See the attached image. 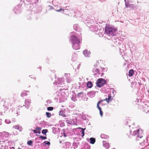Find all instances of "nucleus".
<instances>
[{"label": "nucleus", "instance_id": "de8ad7c7", "mask_svg": "<svg viewBox=\"0 0 149 149\" xmlns=\"http://www.w3.org/2000/svg\"><path fill=\"white\" fill-rule=\"evenodd\" d=\"M5 123H6L7 124H8L11 123V122L10 121V120L8 119H6L5 120Z\"/></svg>", "mask_w": 149, "mask_h": 149}, {"label": "nucleus", "instance_id": "aec40b11", "mask_svg": "<svg viewBox=\"0 0 149 149\" xmlns=\"http://www.w3.org/2000/svg\"><path fill=\"white\" fill-rule=\"evenodd\" d=\"M95 94V92L94 91H91L88 93V96L92 98L94 97Z\"/></svg>", "mask_w": 149, "mask_h": 149}, {"label": "nucleus", "instance_id": "393cba45", "mask_svg": "<svg viewBox=\"0 0 149 149\" xmlns=\"http://www.w3.org/2000/svg\"><path fill=\"white\" fill-rule=\"evenodd\" d=\"M78 147V144L75 142L72 144V146L71 147V149H75Z\"/></svg>", "mask_w": 149, "mask_h": 149}, {"label": "nucleus", "instance_id": "dca6fc26", "mask_svg": "<svg viewBox=\"0 0 149 149\" xmlns=\"http://www.w3.org/2000/svg\"><path fill=\"white\" fill-rule=\"evenodd\" d=\"M72 125H77V123H79V120H78L77 118H74L71 119Z\"/></svg>", "mask_w": 149, "mask_h": 149}, {"label": "nucleus", "instance_id": "39448f33", "mask_svg": "<svg viewBox=\"0 0 149 149\" xmlns=\"http://www.w3.org/2000/svg\"><path fill=\"white\" fill-rule=\"evenodd\" d=\"M64 79L63 78H59L57 79V80H55V81L53 83L54 84L57 86V87H61V85L64 84Z\"/></svg>", "mask_w": 149, "mask_h": 149}, {"label": "nucleus", "instance_id": "338daca9", "mask_svg": "<svg viewBox=\"0 0 149 149\" xmlns=\"http://www.w3.org/2000/svg\"><path fill=\"white\" fill-rule=\"evenodd\" d=\"M26 93V92H29V91H24Z\"/></svg>", "mask_w": 149, "mask_h": 149}, {"label": "nucleus", "instance_id": "4c0bfd02", "mask_svg": "<svg viewBox=\"0 0 149 149\" xmlns=\"http://www.w3.org/2000/svg\"><path fill=\"white\" fill-rule=\"evenodd\" d=\"M36 129L38 130L37 133L40 134V131L41 128L40 127H37Z\"/></svg>", "mask_w": 149, "mask_h": 149}, {"label": "nucleus", "instance_id": "4468645a", "mask_svg": "<svg viewBox=\"0 0 149 149\" xmlns=\"http://www.w3.org/2000/svg\"><path fill=\"white\" fill-rule=\"evenodd\" d=\"M86 141L90 143L93 144L95 143V139L93 137H91L90 139H86Z\"/></svg>", "mask_w": 149, "mask_h": 149}, {"label": "nucleus", "instance_id": "5701e85b", "mask_svg": "<svg viewBox=\"0 0 149 149\" xmlns=\"http://www.w3.org/2000/svg\"><path fill=\"white\" fill-rule=\"evenodd\" d=\"M92 72L94 73V75H96L97 74H100L99 70L98 69L94 68L93 69Z\"/></svg>", "mask_w": 149, "mask_h": 149}, {"label": "nucleus", "instance_id": "7c9ffc66", "mask_svg": "<svg viewBox=\"0 0 149 149\" xmlns=\"http://www.w3.org/2000/svg\"><path fill=\"white\" fill-rule=\"evenodd\" d=\"M124 1L125 2V7L127 8H128V4H130V1L129 0H124Z\"/></svg>", "mask_w": 149, "mask_h": 149}, {"label": "nucleus", "instance_id": "1a4fd4ad", "mask_svg": "<svg viewBox=\"0 0 149 149\" xmlns=\"http://www.w3.org/2000/svg\"><path fill=\"white\" fill-rule=\"evenodd\" d=\"M142 108L141 109H143V111L145 112H148L149 111V107L147 104H143L142 105Z\"/></svg>", "mask_w": 149, "mask_h": 149}, {"label": "nucleus", "instance_id": "f704fd0d", "mask_svg": "<svg viewBox=\"0 0 149 149\" xmlns=\"http://www.w3.org/2000/svg\"><path fill=\"white\" fill-rule=\"evenodd\" d=\"M36 136H39V138L42 140H44L47 139L46 136H42L38 134H37Z\"/></svg>", "mask_w": 149, "mask_h": 149}, {"label": "nucleus", "instance_id": "8fccbe9b", "mask_svg": "<svg viewBox=\"0 0 149 149\" xmlns=\"http://www.w3.org/2000/svg\"><path fill=\"white\" fill-rule=\"evenodd\" d=\"M13 128L15 129L18 130L19 128V127L18 125H15L13 126Z\"/></svg>", "mask_w": 149, "mask_h": 149}, {"label": "nucleus", "instance_id": "ddd939ff", "mask_svg": "<svg viewBox=\"0 0 149 149\" xmlns=\"http://www.w3.org/2000/svg\"><path fill=\"white\" fill-rule=\"evenodd\" d=\"M90 30L93 32H97L98 31V28L97 26L95 25L91 26L90 28Z\"/></svg>", "mask_w": 149, "mask_h": 149}, {"label": "nucleus", "instance_id": "680f3d73", "mask_svg": "<svg viewBox=\"0 0 149 149\" xmlns=\"http://www.w3.org/2000/svg\"><path fill=\"white\" fill-rule=\"evenodd\" d=\"M1 120H2L0 118V125H1L2 124V123L1 122Z\"/></svg>", "mask_w": 149, "mask_h": 149}, {"label": "nucleus", "instance_id": "e433bc0d", "mask_svg": "<svg viewBox=\"0 0 149 149\" xmlns=\"http://www.w3.org/2000/svg\"><path fill=\"white\" fill-rule=\"evenodd\" d=\"M82 114H83V113H82ZM81 118L82 119L84 120H85L87 118V117L84 114H83L81 116Z\"/></svg>", "mask_w": 149, "mask_h": 149}, {"label": "nucleus", "instance_id": "c756f323", "mask_svg": "<svg viewBox=\"0 0 149 149\" xmlns=\"http://www.w3.org/2000/svg\"><path fill=\"white\" fill-rule=\"evenodd\" d=\"M134 73V70L133 69L130 70L129 72L128 75L130 77H132Z\"/></svg>", "mask_w": 149, "mask_h": 149}, {"label": "nucleus", "instance_id": "a878e982", "mask_svg": "<svg viewBox=\"0 0 149 149\" xmlns=\"http://www.w3.org/2000/svg\"><path fill=\"white\" fill-rule=\"evenodd\" d=\"M79 129H81V131H80L81 133V136L83 137L84 135V131L86 130V128H83L81 127H79Z\"/></svg>", "mask_w": 149, "mask_h": 149}, {"label": "nucleus", "instance_id": "13d9d810", "mask_svg": "<svg viewBox=\"0 0 149 149\" xmlns=\"http://www.w3.org/2000/svg\"><path fill=\"white\" fill-rule=\"evenodd\" d=\"M98 62H99L98 61H97L96 63L94 65V67H97V65H98L97 63H98Z\"/></svg>", "mask_w": 149, "mask_h": 149}, {"label": "nucleus", "instance_id": "2f4dec72", "mask_svg": "<svg viewBox=\"0 0 149 149\" xmlns=\"http://www.w3.org/2000/svg\"><path fill=\"white\" fill-rule=\"evenodd\" d=\"M74 29L76 31H78V29H79V26L78 24H75L73 25V26Z\"/></svg>", "mask_w": 149, "mask_h": 149}, {"label": "nucleus", "instance_id": "864d4df0", "mask_svg": "<svg viewBox=\"0 0 149 149\" xmlns=\"http://www.w3.org/2000/svg\"><path fill=\"white\" fill-rule=\"evenodd\" d=\"M111 89L113 91V92H112V93L113 94V95H115L116 93V91L114 90L113 88H111Z\"/></svg>", "mask_w": 149, "mask_h": 149}, {"label": "nucleus", "instance_id": "bf43d9fd", "mask_svg": "<svg viewBox=\"0 0 149 149\" xmlns=\"http://www.w3.org/2000/svg\"><path fill=\"white\" fill-rule=\"evenodd\" d=\"M33 131L35 134H37V131L36 130H33Z\"/></svg>", "mask_w": 149, "mask_h": 149}, {"label": "nucleus", "instance_id": "a211bd4d", "mask_svg": "<svg viewBox=\"0 0 149 149\" xmlns=\"http://www.w3.org/2000/svg\"><path fill=\"white\" fill-rule=\"evenodd\" d=\"M65 147L66 149H71V144L69 142H66L65 143Z\"/></svg>", "mask_w": 149, "mask_h": 149}, {"label": "nucleus", "instance_id": "6ab92c4d", "mask_svg": "<svg viewBox=\"0 0 149 149\" xmlns=\"http://www.w3.org/2000/svg\"><path fill=\"white\" fill-rule=\"evenodd\" d=\"M103 145L104 147L106 148V149H108L109 146V143H107L105 141H103Z\"/></svg>", "mask_w": 149, "mask_h": 149}, {"label": "nucleus", "instance_id": "423d86ee", "mask_svg": "<svg viewBox=\"0 0 149 149\" xmlns=\"http://www.w3.org/2000/svg\"><path fill=\"white\" fill-rule=\"evenodd\" d=\"M54 98L55 99H58L59 98V99L60 100V101L61 102H64V100H62V98L63 96L59 92L57 91L54 94Z\"/></svg>", "mask_w": 149, "mask_h": 149}, {"label": "nucleus", "instance_id": "9d476101", "mask_svg": "<svg viewBox=\"0 0 149 149\" xmlns=\"http://www.w3.org/2000/svg\"><path fill=\"white\" fill-rule=\"evenodd\" d=\"M100 104H102H102L101 103H100V101H98L97 102V108L98 109V110L99 111L100 114V116L101 117H102V115H103V112H102V109H101V107L99 106Z\"/></svg>", "mask_w": 149, "mask_h": 149}, {"label": "nucleus", "instance_id": "5fc2aeb1", "mask_svg": "<svg viewBox=\"0 0 149 149\" xmlns=\"http://www.w3.org/2000/svg\"><path fill=\"white\" fill-rule=\"evenodd\" d=\"M6 140V138H3V137L2 135H0V140Z\"/></svg>", "mask_w": 149, "mask_h": 149}, {"label": "nucleus", "instance_id": "9b49d317", "mask_svg": "<svg viewBox=\"0 0 149 149\" xmlns=\"http://www.w3.org/2000/svg\"><path fill=\"white\" fill-rule=\"evenodd\" d=\"M113 100V98H112V96L110 95H109L108 96V98H106L105 99L101 100H100L99 101L100 102V103H101L103 101H106L107 102L109 103V102L110 101H111Z\"/></svg>", "mask_w": 149, "mask_h": 149}, {"label": "nucleus", "instance_id": "79ce46f5", "mask_svg": "<svg viewBox=\"0 0 149 149\" xmlns=\"http://www.w3.org/2000/svg\"><path fill=\"white\" fill-rule=\"evenodd\" d=\"M27 95L26 93L25 92H22L21 94V96L22 97H24V96Z\"/></svg>", "mask_w": 149, "mask_h": 149}, {"label": "nucleus", "instance_id": "49530a36", "mask_svg": "<svg viewBox=\"0 0 149 149\" xmlns=\"http://www.w3.org/2000/svg\"><path fill=\"white\" fill-rule=\"evenodd\" d=\"M128 8H133L134 7V5L133 4H128Z\"/></svg>", "mask_w": 149, "mask_h": 149}, {"label": "nucleus", "instance_id": "f8f14e48", "mask_svg": "<svg viewBox=\"0 0 149 149\" xmlns=\"http://www.w3.org/2000/svg\"><path fill=\"white\" fill-rule=\"evenodd\" d=\"M0 135H2L3 137V138H6L5 140L9 136V134L8 132H3L0 133Z\"/></svg>", "mask_w": 149, "mask_h": 149}, {"label": "nucleus", "instance_id": "412c9836", "mask_svg": "<svg viewBox=\"0 0 149 149\" xmlns=\"http://www.w3.org/2000/svg\"><path fill=\"white\" fill-rule=\"evenodd\" d=\"M67 74V75L66 77V79L67 80V81L68 83H70L71 82V81H72V79L69 77V76H70V74Z\"/></svg>", "mask_w": 149, "mask_h": 149}, {"label": "nucleus", "instance_id": "e2e57ef3", "mask_svg": "<svg viewBox=\"0 0 149 149\" xmlns=\"http://www.w3.org/2000/svg\"><path fill=\"white\" fill-rule=\"evenodd\" d=\"M136 101H136L135 102H136V101H137V102L138 103L139 102V100L138 99H136Z\"/></svg>", "mask_w": 149, "mask_h": 149}, {"label": "nucleus", "instance_id": "0eeeda50", "mask_svg": "<svg viewBox=\"0 0 149 149\" xmlns=\"http://www.w3.org/2000/svg\"><path fill=\"white\" fill-rule=\"evenodd\" d=\"M15 14H18L21 12V5H18L15 6L13 9Z\"/></svg>", "mask_w": 149, "mask_h": 149}, {"label": "nucleus", "instance_id": "b1692460", "mask_svg": "<svg viewBox=\"0 0 149 149\" xmlns=\"http://www.w3.org/2000/svg\"><path fill=\"white\" fill-rule=\"evenodd\" d=\"M86 86L87 87L89 88H91L93 86V85L91 81H88L86 84Z\"/></svg>", "mask_w": 149, "mask_h": 149}, {"label": "nucleus", "instance_id": "2eb2a0df", "mask_svg": "<svg viewBox=\"0 0 149 149\" xmlns=\"http://www.w3.org/2000/svg\"><path fill=\"white\" fill-rule=\"evenodd\" d=\"M90 146L86 143H84L82 145V147L81 149H90Z\"/></svg>", "mask_w": 149, "mask_h": 149}, {"label": "nucleus", "instance_id": "c85d7f7f", "mask_svg": "<svg viewBox=\"0 0 149 149\" xmlns=\"http://www.w3.org/2000/svg\"><path fill=\"white\" fill-rule=\"evenodd\" d=\"M100 137L102 138L108 139L109 138V136L106 134H102L100 135Z\"/></svg>", "mask_w": 149, "mask_h": 149}, {"label": "nucleus", "instance_id": "c03bdc74", "mask_svg": "<svg viewBox=\"0 0 149 149\" xmlns=\"http://www.w3.org/2000/svg\"><path fill=\"white\" fill-rule=\"evenodd\" d=\"M146 140L145 139L143 140V142L140 143V145L142 146L144 145L145 143H146Z\"/></svg>", "mask_w": 149, "mask_h": 149}, {"label": "nucleus", "instance_id": "4be33fe9", "mask_svg": "<svg viewBox=\"0 0 149 149\" xmlns=\"http://www.w3.org/2000/svg\"><path fill=\"white\" fill-rule=\"evenodd\" d=\"M52 132L54 134H58V132L59 131V129L56 127H53L52 128Z\"/></svg>", "mask_w": 149, "mask_h": 149}, {"label": "nucleus", "instance_id": "4d7b16f0", "mask_svg": "<svg viewBox=\"0 0 149 149\" xmlns=\"http://www.w3.org/2000/svg\"><path fill=\"white\" fill-rule=\"evenodd\" d=\"M52 102V101L51 100H47L46 101V102L47 104H50Z\"/></svg>", "mask_w": 149, "mask_h": 149}, {"label": "nucleus", "instance_id": "ea45409f", "mask_svg": "<svg viewBox=\"0 0 149 149\" xmlns=\"http://www.w3.org/2000/svg\"><path fill=\"white\" fill-rule=\"evenodd\" d=\"M46 115L47 118H49L51 117V113L48 112L46 113Z\"/></svg>", "mask_w": 149, "mask_h": 149}, {"label": "nucleus", "instance_id": "3c124183", "mask_svg": "<svg viewBox=\"0 0 149 149\" xmlns=\"http://www.w3.org/2000/svg\"><path fill=\"white\" fill-rule=\"evenodd\" d=\"M102 68V70L103 72H106L107 70V68Z\"/></svg>", "mask_w": 149, "mask_h": 149}, {"label": "nucleus", "instance_id": "f03ea898", "mask_svg": "<svg viewBox=\"0 0 149 149\" xmlns=\"http://www.w3.org/2000/svg\"><path fill=\"white\" fill-rule=\"evenodd\" d=\"M117 30L116 28L107 24L105 27L104 32L110 36H113L116 35Z\"/></svg>", "mask_w": 149, "mask_h": 149}, {"label": "nucleus", "instance_id": "72a5a7b5", "mask_svg": "<svg viewBox=\"0 0 149 149\" xmlns=\"http://www.w3.org/2000/svg\"><path fill=\"white\" fill-rule=\"evenodd\" d=\"M42 144L43 146H45L46 145L49 146L50 144V143L49 141H45L42 143Z\"/></svg>", "mask_w": 149, "mask_h": 149}, {"label": "nucleus", "instance_id": "58836bf2", "mask_svg": "<svg viewBox=\"0 0 149 149\" xmlns=\"http://www.w3.org/2000/svg\"><path fill=\"white\" fill-rule=\"evenodd\" d=\"M54 109V107H49L47 108V109L48 111H52Z\"/></svg>", "mask_w": 149, "mask_h": 149}, {"label": "nucleus", "instance_id": "0e129e2a", "mask_svg": "<svg viewBox=\"0 0 149 149\" xmlns=\"http://www.w3.org/2000/svg\"><path fill=\"white\" fill-rule=\"evenodd\" d=\"M128 122L127 121H126V122L125 123V125H126L127 124H128Z\"/></svg>", "mask_w": 149, "mask_h": 149}, {"label": "nucleus", "instance_id": "69168bd1", "mask_svg": "<svg viewBox=\"0 0 149 149\" xmlns=\"http://www.w3.org/2000/svg\"><path fill=\"white\" fill-rule=\"evenodd\" d=\"M39 69H41V66H40L39 67V68H38Z\"/></svg>", "mask_w": 149, "mask_h": 149}, {"label": "nucleus", "instance_id": "7ed1b4c3", "mask_svg": "<svg viewBox=\"0 0 149 149\" xmlns=\"http://www.w3.org/2000/svg\"><path fill=\"white\" fill-rule=\"evenodd\" d=\"M141 130L139 129L136 131H134L133 134H132V135L136 137V140H139V138L141 139L143 137V134Z\"/></svg>", "mask_w": 149, "mask_h": 149}, {"label": "nucleus", "instance_id": "603ef678", "mask_svg": "<svg viewBox=\"0 0 149 149\" xmlns=\"http://www.w3.org/2000/svg\"><path fill=\"white\" fill-rule=\"evenodd\" d=\"M62 10L64 11V9H63L61 8H60L59 10H56V11L58 12H61Z\"/></svg>", "mask_w": 149, "mask_h": 149}, {"label": "nucleus", "instance_id": "f257e3e1", "mask_svg": "<svg viewBox=\"0 0 149 149\" xmlns=\"http://www.w3.org/2000/svg\"><path fill=\"white\" fill-rule=\"evenodd\" d=\"M80 38H78L75 36L72 35L70 36V40L72 43V47L74 49L78 50L80 47Z\"/></svg>", "mask_w": 149, "mask_h": 149}, {"label": "nucleus", "instance_id": "37998d69", "mask_svg": "<svg viewBox=\"0 0 149 149\" xmlns=\"http://www.w3.org/2000/svg\"><path fill=\"white\" fill-rule=\"evenodd\" d=\"M83 93L82 92H81L79 93H78L77 94V96L79 97H81L82 96H83Z\"/></svg>", "mask_w": 149, "mask_h": 149}, {"label": "nucleus", "instance_id": "c9c22d12", "mask_svg": "<svg viewBox=\"0 0 149 149\" xmlns=\"http://www.w3.org/2000/svg\"><path fill=\"white\" fill-rule=\"evenodd\" d=\"M48 131L47 129H43L42 131V133L45 135H46V133Z\"/></svg>", "mask_w": 149, "mask_h": 149}, {"label": "nucleus", "instance_id": "cd10ccee", "mask_svg": "<svg viewBox=\"0 0 149 149\" xmlns=\"http://www.w3.org/2000/svg\"><path fill=\"white\" fill-rule=\"evenodd\" d=\"M64 111L63 110H61L59 111V115L63 116V117H66L67 116L65 115V114H64Z\"/></svg>", "mask_w": 149, "mask_h": 149}, {"label": "nucleus", "instance_id": "f3484780", "mask_svg": "<svg viewBox=\"0 0 149 149\" xmlns=\"http://www.w3.org/2000/svg\"><path fill=\"white\" fill-rule=\"evenodd\" d=\"M83 54L86 57H89L90 56V53L87 50H85L83 51Z\"/></svg>", "mask_w": 149, "mask_h": 149}, {"label": "nucleus", "instance_id": "6e6552de", "mask_svg": "<svg viewBox=\"0 0 149 149\" xmlns=\"http://www.w3.org/2000/svg\"><path fill=\"white\" fill-rule=\"evenodd\" d=\"M31 103V100L29 99H26L25 100V105H24L23 106H25V107L28 109L30 106V104Z\"/></svg>", "mask_w": 149, "mask_h": 149}, {"label": "nucleus", "instance_id": "052dcab7", "mask_svg": "<svg viewBox=\"0 0 149 149\" xmlns=\"http://www.w3.org/2000/svg\"><path fill=\"white\" fill-rule=\"evenodd\" d=\"M147 88H148V89H147L148 92L149 94V86H148Z\"/></svg>", "mask_w": 149, "mask_h": 149}, {"label": "nucleus", "instance_id": "473e14b6", "mask_svg": "<svg viewBox=\"0 0 149 149\" xmlns=\"http://www.w3.org/2000/svg\"><path fill=\"white\" fill-rule=\"evenodd\" d=\"M76 55L74 53L72 54V60L73 61H74L76 60Z\"/></svg>", "mask_w": 149, "mask_h": 149}, {"label": "nucleus", "instance_id": "09e8293b", "mask_svg": "<svg viewBox=\"0 0 149 149\" xmlns=\"http://www.w3.org/2000/svg\"><path fill=\"white\" fill-rule=\"evenodd\" d=\"M72 100L73 101H75V100H76V99L75 97L73 95L72 97Z\"/></svg>", "mask_w": 149, "mask_h": 149}, {"label": "nucleus", "instance_id": "6e6d98bb", "mask_svg": "<svg viewBox=\"0 0 149 149\" xmlns=\"http://www.w3.org/2000/svg\"><path fill=\"white\" fill-rule=\"evenodd\" d=\"M4 142V141H0V145H1V147H3V145H2V143H3Z\"/></svg>", "mask_w": 149, "mask_h": 149}, {"label": "nucleus", "instance_id": "bb28decb", "mask_svg": "<svg viewBox=\"0 0 149 149\" xmlns=\"http://www.w3.org/2000/svg\"><path fill=\"white\" fill-rule=\"evenodd\" d=\"M64 121H65V122H66L68 124L72 125L71 119H69V118H65V120H64Z\"/></svg>", "mask_w": 149, "mask_h": 149}, {"label": "nucleus", "instance_id": "a18cd8bd", "mask_svg": "<svg viewBox=\"0 0 149 149\" xmlns=\"http://www.w3.org/2000/svg\"><path fill=\"white\" fill-rule=\"evenodd\" d=\"M63 133H61V135L62 136H63L64 137H66L67 136V135L65 132V130H63Z\"/></svg>", "mask_w": 149, "mask_h": 149}, {"label": "nucleus", "instance_id": "20e7f679", "mask_svg": "<svg viewBox=\"0 0 149 149\" xmlns=\"http://www.w3.org/2000/svg\"><path fill=\"white\" fill-rule=\"evenodd\" d=\"M107 82L105 79L102 78H99L96 82V86L99 88H100L106 84Z\"/></svg>", "mask_w": 149, "mask_h": 149}, {"label": "nucleus", "instance_id": "774afa93", "mask_svg": "<svg viewBox=\"0 0 149 149\" xmlns=\"http://www.w3.org/2000/svg\"><path fill=\"white\" fill-rule=\"evenodd\" d=\"M33 79H34L35 80L36 79V78L35 77H33Z\"/></svg>", "mask_w": 149, "mask_h": 149}, {"label": "nucleus", "instance_id": "a19ab883", "mask_svg": "<svg viewBox=\"0 0 149 149\" xmlns=\"http://www.w3.org/2000/svg\"><path fill=\"white\" fill-rule=\"evenodd\" d=\"M33 141L31 140L28 141L27 142V144L29 146H31L32 145Z\"/></svg>", "mask_w": 149, "mask_h": 149}]
</instances>
